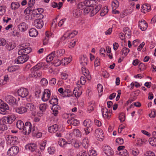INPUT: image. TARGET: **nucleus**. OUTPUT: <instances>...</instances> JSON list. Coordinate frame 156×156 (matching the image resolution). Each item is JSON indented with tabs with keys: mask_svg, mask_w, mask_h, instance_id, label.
Masks as SVG:
<instances>
[{
	"mask_svg": "<svg viewBox=\"0 0 156 156\" xmlns=\"http://www.w3.org/2000/svg\"><path fill=\"white\" fill-rule=\"evenodd\" d=\"M20 55H21L18 57L15 60V63L18 64L23 63L27 61L29 59V56L28 55H25L23 54Z\"/></svg>",
	"mask_w": 156,
	"mask_h": 156,
	"instance_id": "nucleus-1",
	"label": "nucleus"
},
{
	"mask_svg": "<svg viewBox=\"0 0 156 156\" xmlns=\"http://www.w3.org/2000/svg\"><path fill=\"white\" fill-rule=\"evenodd\" d=\"M31 124L30 122H26L24 125L23 133L26 135H29L31 131Z\"/></svg>",
	"mask_w": 156,
	"mask_h": 156,
	"instance_id": "nucleus-2",
	"label": "nucleus"
},
{
	"mask_svg": "<svg viewBox=\"0 0 156 156\" xmlns=\"http://www.w3.org/2000/svg\"><path fill=\"white\" fill-rule=\"evenodd\" d=\"M19 151V147L16 146H12L8 150L7 154L8 155L13 156L16 155Z\"/></svg>",
	"mask_w": 156,
	"mask_h": 156,
	"instance_id": "nucleus-3",
	"label": "nucleus"
},
{
	"mask_svg": "<svg viewBox=\"0 0 156 156\" xmlns=\"http://www.w3.org/2000/svg\"><path fill=\"white\" fill-rule=\"evenodd\" d=\"M28 94V89L25 88L21 87L18 90V95L23 98H26Z\"/></svg>",
	"mask_w": 156,
	"mask_h": 156,
	"instance_id": "nucleus-4",
	"label": "nucleus"
},
{
	"mask_svg": "<svg viewBox=\"0 0 156 156\" xmlns=\"http://www.w3.org/2000/svg\"><path fill=\"white\" fill-rule=\"evenodd\" d=\"M103 132L102 130L99 128L96 129L95 131V136L99 141H102L104 136Z\"/></svg>",
	"mask_w": 156,
	"mask_h": 156,
	"instance_id": "nucleus-5",
	"label": "nucleus"
},
{
	"mask_svg": "<svg viewBox=\"0 0 156 156\" xmlns=\"http://www.w3.org/2000/svg\"><path fill=\"white\" fill-rule=\"evenodd\" d=\"M5 101L10 105H14L16 104V99L13 96L8 95L5 97Z\"/></svg>",
	"mask_w": 156,
	"mask_h": 156,
	"instance_id": "nucleus-6",
	"label": "nucleus"
},
{
	"mask_svg": "<svg viewBox=\"0 0 156 156\" xmlns=\"http://www.w3.org/2000/svg\"><path fill=\"white\" fill-rule=\"evenodd\" d=\"M43 25V21L41 18L37 19L34 20V25L37 29L42 28Z\"/></svg>",
	"mask_w": 156,
	"mask_h": 156,
	"instance_id": "nucleus-7",
	"label": "nucleus"
},
{
	"mask_svg": "<svg viewBox=\"0 0 156 156\" xmlns=\"http://www.w3.org/2000/svg\"><path fill=\"white\" fill-rule=\"evenodd\" d=\"M51 92L50 90L48 89L44 90L42 100L44 101H48L50 97Z\"/></svg>",
	"mask_w": 156,
	"mask_h": 156,
	"instance_id": "nucleus-8",
	"label": "nucleus"
},
{
	"mask_svg": "<svg viewBox=\"0 0 156 156\" xmlns=\"http://www.w3.org/2000/svg\"><path fill=\"white\" fill-rule=\"evenodd\" d=\"M3 123H0V129L1 130H6L7 129V127L6 126V125L4 123H8L9 124V119L7 117H4L3 118L2 120Z\"/></svg>",
	"mask_w": 156,
	"mask_h": 156,
	"instance_id": "nucleus-9",
	"label": "nucleus"
},
{
	"mask_svg": "<svg viewBox=\"0 0 156 156\" xmlns=\"http://www.w3.org/2000/svg\"><path fill=\"white\" fill-rule=\"evenodd\" d=\"M29 46V43H25L21 44L20 45L19 47L20 50L18 51V54L19 55L22 54L24 52L23 51L28 48Z\"/></svg>",
	"mask_w": 156,
	"mask_h": 156,
	"instance_id": "nucleus-10",
	"label": "nucleus"
},
{
	"mask_svg": "<svg viewBox=\"0 0 156 156\" xmlns=\"http://www.w3.org/2000/svg\"><path fill=\"white\" fill-rule=\"evenodd\" d=\"M139 26L142 30L145 31L147 28V24L144 20H142L139 23Z\"/></svg>",
	"mask_w": 156,
	"mask_h": 156,
	"instance_id": "nucleus-11",
	"label": "nucleus"
},
{
	"mask_svg": "<svg viewBox=\"0 0 156 156\" xmlns=\"http://www.w3.org/2000/svg\"><path fill=\"white\" fill-rule=\"evenodd\" d=\"M25 148L27 150H28L31 152H34L36 149V146L35 144H29L26 145Z\"/></svg>",
	"mask_w": 156,
	"mask_h": 156,
	"instance_id": "nucleus-12",
	"label": "nucleus"
},
{
	"mask_svg": "<svg viewBox=\"0 0 156 156\" xmlns=\"http://www.w3.org/2000/svg\"><path fill=\"white\" fill-rule=\"evenodd\" d=\"M26 111H30L32 112H34L35 107L34 105L32 103H28L26 104Z\"/></svg>",
	"mask_w": 156,
	"mask_h": 156,
	"instance_id": "nucleus-13",
	"label": "nucleus"
},
{
	"mask_svg": "<svg viewBox=\"0 0 156 156\" xmlns=\"http://www.w3.org/2000/svg\"><path fill=\"white\" fill-rule=\"evenodd\" d=\"M105 153L108 156H110L113 153V151L110 147L105 146L103 148Z\"/></svg>",
	"mask_w": 156,
	"mask_h": 156,
	"instance_id": "nucleus-14",
	"label": "nucleus"
},
{
	"mask_svg": "<svg viewBox=\"0 0 156 156\" xmlns=\"http://www.w3.org/2000/svg\"><path fill=\"white\" fill-rule=\"evenodd\" d=\"M9 107L8 105L5 103H4L2 106L0 107V110L2 112H1V113L3 114H6L7 110H9Z\"/></svg>",
	"mask_w": 156,
	"mask_h": 156,
	"instance_id": "nucleus-15",
	"label": "nucleus"
},
{
	"mask_svg": "<svg viewBox=\"0 0 156 156\" xmlns=\"http://www.w3.org/2000/svg\"><path fill=\"white\" fill-rule=\"evenodd\" d=\"M19 30L21 31H24L27 28V25L25 22H22L20 23L18 26Z\"/></svg>",
	"mask_w": 156,
	"mask_h": 156,
	"instance_id": "nucleus-16",
	"label": "nucleus"
},
{
	"mask_svg": "<svg viewBox=\"0 0 156 156\" xmlns=\"http://www.w3.org/2000/svg\"><path fill=\"white\" fill-rule=\"evenodd\" d=\"M32 134L34 136H35L37 138L41 137L42 135V133L41 132H38L37 131V128L35 127H33L32 130Z\"/></svg>",
	"mask_w": 156,
	"mask_h": 156,
	"instance_id": "nucleus-17",
	"label": "nucleus"
},
{
	"mask_svg": "<svg viewBox=\"0 0 156 156\" xmlns=\"http://www.w3.org/2000/svg\"><path fill=\"white\" fill-rule=\"evenodd\" d=\"M58 126L57 125H53L48 128V131L51 133H55L58 130Z\"/></svg>",
	"mask_w": 156,
	"mask_h": 156,
	"instance_id": "nucleus-18",
	"label": "nucleus"
},
{
	"mask_svg": "<svg viewBox=\"0 0 156 156\" xmlns=\"http://www.w3.org/2000/svg\"><path fill=\"white\" fill-rule=\"evenodd\" d=\"M46 37L43 41V44L44 45H46L48 43V38L50 37H52L53 35L52 33H49L48 31H46L45 33Z\"/></svg>",
	"mask_w": 156,
	"mask_h": 156,
	"instance_id": "nucleus-19",
	"label": "nucleus"
},
{
	"mask_svg": "<svg viewBox=\"0 0 156 156\" xmlns=\"http://www.w3.org/2000/svg\"><path fill=\"white\" fill-rule=\"evenodd\" d=\"M91 126L92 124L91 122H90L85 126L86 127L84 129V131H85V134L87 135L92 131L93 130V128L91 127Z\"/></svg>",
	"mask_w": 156,
	"mask_h": 156,
	"instance_id": "nucleus-20",
	"label": "nucleus"
},
{
	"mask_svg": "<svg viewBox=\"0 0 156 156\" xmlns=\"http://www.w3.org/2000/svg\"><path fill=\"white\" fill-rule=\"evenodd\" d=\"M80 63L83 66H86L87 64V58L86 56L83 55L80 58Z\"/></svg>",
	"mask_w": 156,
	"mask_h": 156,
	"instance_id": "nucleus-21",
	"label": "nucleus"
},
{
	"mask_svg": "<svg viewBox=\"0 0 156 156\" xmlns=\"http://www.w3.org/2000/svg\"><path fill=\"white\" fill-rule=\"evenodd\" d=\"M29 33L30 36L32 37H36L38 34L37 30L33 28L30 29Z\"/></svg>",
	"mask_w": 156,
	"mask_h": 156,
	"instance_id": "nucleus-22",
	"label": "nucleus"
},
{
	"mask_svg": "<svg viewBox=\"0 0 156 156\" xmlns=\"http://www.w3.org/2000/svg\"><path fill=\"white\" fill-rule=\"evenodd\" d=\"M68 123H70L74 126H76L79 124V122L77 119L73 118L69 119L67 121Z\"/></svg>",
	"mask_w": 156,
	"mask_h": 156,
	"instance_id": "nucleus-23",
	"label": "nucleus"
},
{
	"mask_svg": "<svg viewBox=\"0 0 156 156\" xmlns=\"http://www.w3.org/2000/svg\"><path fill=\"white\" fill-rule=\"evenodd\" d=\"M16 111L20 114H22L27 112L26 107H20L15 109Z\"/></svg>",
	"mask_w": 156,
	"mask_h": 156,
	"instance_id": "nucleus-24",
	"label": "nucleus"
},
{
	"mask_svg": "<svg viewBox=\"0 0 156 156\" xmlns=\"http://www.w3.org/2000/svg\"><path fill=\"white\" fill-rule=\"evenodd\" d=\"M55 51H53L49 55H48L46 58V61L47 62H49L53 60V59L55 56Z\"/></svg>",
	"mask_w": 156,
	"mask_h": 156,
	"instance_id": "nucleus-25",
	"label": "nucleus"
},
{
	"mask_svg": "<svg viewBox=\"0 0 156 156\" xmlns=\"http://www.w3.org/2000/svg\"><path fill=\"white\" fill-rule=\"evenodd\" d=\"M102 7L101 5H98L97 6L95 7L91 11L92 14L93 15L96 14L101 9Z\"/></svg>",
	"mask_w": 156,
	"mask_h": 156,
	"instance_id": "nucleus-26",
	"label": "nucleus"
},
{
	"mask_svg": "<svg viewBox=\"0 0 156 156\" xmlns=\"http://www.w3.org/2000/svg\"><path fill=\"white\" fill-rule=\"evenodd\" d=\"M15 47V44H12L11 42L7 43L5 46L6 48L9 51L13 50Z\"/></svg>",
	"mask_w": 156,
	"mask_h": 156,
	"instance_id": "nucleus-27",
	"label": "nucleus"
},
{
	"mask_svg": "<svg viewBox=\"0 0 156 156\" xmlns=\"http://www.w3.org/2000/svg\"><path fill=\"white\" fill-rule=\"evenodd\" d=\"M151 9L150 6L147 5H143L142 7L141 11L144 13H145V11L149 12Z\"/></svg>",
	"mask_w": 156,
	"mask_h": 156,
	"instance_id": "nucleus-28",
	"label": "nucleus"
},
{
	"mask_svg": "<svg viewBox=\"0 0 156 156\" xmlns=\"http://www.w3.org/2000/svg\"><path fill=\"white\" fill-rule=\"evenodd\" d=\"M62 5L63 3L61 2H59L58 4L56 2H53L52 3L51 6L53 8L57 7L58 9H60L62 6Z\"/></svg>",
	"mask_w": 156,
	"mask_h": 156,
	"instance_id": "nucleus-29",
	"label": "nucleus"
},
{
	"mask_svg": "<svg viewBox=\"0 0 156 156\" xmlns=\"http://www.w3.org/2000/svg\"><path fill=\"white\" fill-rule=\"evenodd\" d=\"M17 127L20 129H23L24 127V124L21 120H18L16 123Z\"/></svg>",
	"mask_w": 156,
	"mask_h": 156,
	"instance_id": "nucleus-30",
	"label": "nucleus"
},
{
	"mask_svg": "<svg viewBox=\"0 0 156 156\" xmlns=\"http://www.w3.org/2000/svg\"><path fill=\"white\" fill-rule=\"evenodd\" d=\"M123 31L125 33V34L126 36H127L129 38L130 37L131 33L130 29L128 27H126L124 28Z\"/></svg>",
	"mask_w": 156,
	"mask_h": 156,
	"instance_id": "nucleus-31",
	"label": "nucleus"
},
{
	"mask_svg": "<svg viewBox=\"0 0 156 156\" xmlns=\"http://www.w3.org/2000/svg\"><path fill=\"white\" fill-rule=\"evenodd\" d=\"M31 7H28L24 11V13L25 14H28L30 12H32L33 14H35L34 11H36L35 10L32 9L30 8Z\"/></svg>",
	"mask_w": 156,
	"mask_h": 156,
	"instance_id": "nucleus-32",
	"label": "nucleus"
},
{
	"mask_svg": "<svg viewBox=\"0 0 156 156\" xmlns=\"http://www.w3.org/2000/svg\"><path fill=\"white\" fill-rule=\"evenodd\" d=\"M108 11L107 6H105L101 11L100 15L101 16H104L108 13Z\"/></svg>",
	"mask_w": 156,
	"mask_h": 156,
	"instance_id": "nucleus-33",
	"label": "nucleus"
},
{
	"mask_svg": "<svg viewBox=\"0 0 156 156\" xmlns=\"http://www.w3.org/2000/svg\"><path fill=\"white\" fill-rule=\"evenodd\" d=\"M63 94L62 97L63 98L65 97H69L71 95V91L69 89L65 90Z\"/></svg>",
	"mask_w": 156,
	"mask_h": 156,
	"instance_id": "nucleus-34",
	"label": "nucleus"
},
{
	"mask_svg": "<svg viewBox=\"0 0 156 156\" xmlns=\"http://www.w3.org/2000/svg\"><path fill=\"white\" fill-rule=\"evenodd\" d=\"M20 6V4L18 2H12L11 4V7L12 9H16L19 8Z\"/></svg>",
	"mask_w": 156,
	"mask_h": 156,
	"instance_id": "nucleus-35",
	"label": "nucleus"
},
{
	"mask_svg": "<svg viewBox=\"0 0 156 156\" xmlns=\"http://www.w3.org/2000/svg\"><path fill=\"white\" fill-rule=\"evenodd\" d=\"M52 98V99L49 101V103L51 105H58V100L57 98Z\"/></svg>",
	"mask_w": 156,
	"mask_h": 156,
	"instance_id": "nucleus-36",
	"label": "nucleus"
},
{
	"mask_svg": "<svg viewBox=\"0 0 156 156\" xmlns=\"http://www.w3.org/2000/svg\"><path fill=\"white\" fill-rule=\"evenodd\" d=\"M73 16L76 17H78L80 16L81 13L80 10L78 9H75L73 11Z\"/></svg>",
	"mask_w": 156,
	"mask_h": 156,
	"instance_id": "nucleus-37",
	"label": "nucleus"
},
{
	"mask_svg": "<svg viewBox=\"0 0 156 156\" xmlns=\"http://www.w3.org/2000/svg\"><path fill=\"white\" fill-rule=\"evenodd\" d=\"M9 119V124H11L16 119V116L14 115H12L8 116Z\"/></svg>",
	"mask_w": 156,
	"mask_h": 156,
	"instance_id": "nucleus-38",
	"label": "nucleus"
},
{
	"mask_svg": "<svg viewBox=\"0 0 156 156\" xmlns=\"http://www.w3.org/2000/svg\"><path fill=\"white\" fill-rule=\"evenodd\" d=\"M90 0H85L84 2V5L86 7H91L92 5V3H91Z\"/></svg>",
	"mask_w": 156,
	"mask_h": 156,
	"instance_id": "nucleus-39",
	"label": "nucleus"
},
{
	"mask_svg": "<svg viewBox=\"0 0 156 156\" xmlns=\"http://www.w3.org/2000/svg\"><path fill=\"white\" fill-rule=\"evenodd\" d=\"M119 119L121 122H123L125 121V117L124 113L123 112L120 113L119 115Z\"/></svg>",
	"mask_w": 156,
	"mask_h": 156,
	"instance_id": "nucleus-40",
	"label": "nucleus"
},
{
	"mask_svg": "<svg viewBox=\"0 0 156 156\" xmlns=\"http://www.w3.org/2000/svg\"><path fill=\"white\" fill-rule=\"evenodd\" d=\"M41 66L40 64H38L36 66H34L31 69V70H35L36 71H38L39 69L41 68Z\"/></svg>",
	"mask_w": 156,
	"mask_h": 156,
	"instance_id": "nucleus-41",
	"label": "nucleus"
},
{
	"mask_svg": "<svg viewBox=\"0 0 156 156\" xmlns=\"http://www.w3.org/2000/svg\"><path fill=\"white\" fill-rule=\"evenodd\" d=\"M47 105L45 104H42L40 105L39 109L42 112H44L46 108Z\"/></svg>",
	"mask_w": 156,
	"mask_h": 156,
	"instance_id": "nucleus-42",
	"label": "nucleus"
},
{
	"mask_svg": "<svg viewBox=\"0 0 156 156\" xmlns=\"http://www.w3.org/2000/svg\"><path fill=\"white\" fill-rule=\"evenodd\" d=\"M85 7H86V6L84 5L83 2H81L79 3L77 6V8L81 10H83Z\"/></svg>",
	"mask_w": 156,
	"mask_h": 156,
	"instance_id": "nucleus-43",
	"label": "nucleus"
},
{
	"mask_svg": "<svg viewBox=\"0 0 156 156\" xmlns=\"http://www.w3.org/2000/svg\"><path fill=\"white\" fill-rule=\"evenodd\" d=\"M48 151L50 154H53L55 151V147H50L48 149Z\"/></svg>",
	"mask_w": 156,
	"mask_h": 156,
	"instance_id": "nucleus-44",
	"label": "nucleus"
},
{
	"mask_svg": "<svg viewBox=\"0 0 156 156\" xmlns=\"http://www.w3.org/2000/svg\"><path fill=\"white\" fill-rule=\"evenodd\" d=\"M120 154H121V155L122 156H129V154L127 151L126 150L124 149L122 151L120 152Z\"/></svg>",
	"mask_w": 156,
	"mask_h": 156,
	"instance_id": "nucleus-45",
	"label": "nucleus"
},
{
	"mask_svg": "<svg viewBox=\"0 0 156 156\" xmlns=\"http://www.w3.org/2000/svg\"><path fill=\"white\" fill-rule=\"evenodd\" d=\"M65 50L64 49H60L57 51V56H61L65 53Z\"/></svg>",
	"mask_w": 156,
	"mask_h": 156,
	"instance_id": "nucleus-46",
	"label": "nucleus"
},
{
	"mask_svg": "<svg viewBox=\"0 0 156 156\" xmlns=\"http://www.w3.org/2000/svg\"><path fill=\"white\" fill-rule=\"evenodd\" d=\"M52 63L55 66H59L61 64V61L59 59H57L56 60H54Z\"/></svg>",
	"mask_w": 156,
	"mask_h": 156,
	"instance_id": "nucleus-47",
	"label": "nucleus"
},
{
	"mask_svg": "<svg viewBox=\"0 0 156 156\" xmlns=\"http://www.w3.org/2000/svg\"><path fill=\"white\" fill-rule=\"evenodd\" d=\"M129 51V49L126 47L123 48L122 50V54H124L125 56L128 54Z\"/></svg>",
	"mask_w": 156,
	"mask_h": 156,
	"instance_id": "nucleus-48",
	"label": "nucleus"
},
{
	"mask_svg": "<svg viewBox=\"0 0 156 156\" xmlns=\"http://www.w3.org/2000/svg\"><path fill=\"white\" fill-rule=\"evenodd\" d=\"M81 69L82 73L84 75L85 74H87L89 73V70L87 69H86L85 66H83L82 67Z\"/></svg>",
	"mask_w": 156,
	"mask_h": 156,
	"instance_id": "nucleus-49",
	"label": "nucleus"
},
{
	"mask_svg": "<svg viewBox=\"0 0 156 156\" xmlns=\"http://www.w3.org/2000/svg\"><path fill=\"white\" fill-rule=\"evenodd\" d=\"M102 75L105 78H107L109 76V73L106 71H103L102 73Z\"/></svg>",
	"mask_w": 156,
	"mask_h": 156,
	"instance_id": "nucleus-50",
	"label": "nucleus"
},
{
	"mask_svg": "<svg viewBox=\"0 0 156 156\" xmlns=\"http://www.w3.org/2000/svg\"><path fill=\"white\" fill-rule=\"evenodd\" d=\"M119 5V2L117 0H114L112 2V6L115 8H117Z\"/></svg>",
	"mask_w": 156,
	"mask_h": 156,
	"instance_id": "nucleus-51",
	"label": "nucleus"
},
{
	"mask_svg": "<svg viewBox=\"0 0 156 156\" xmlns=\"http://www.w3.org/2000/svg\"><path fill=\"white\" fill-rule=\"evenodd\" d=\"M149 141L150 144L152 146H156V137H153V139H151Z\"/></svg>",
	"mask_w": 156,
	"mask_h": 156,
	"instance_id": "nucleus-52",
	"label": "nucleus"
},
{
	"mask_svg": "<svg viewBox=\"0 0 156 156\" xmlns=\"http://www.w3.org/2000/svg\"><path fill=\"white\" fill-rule=\"evenodd\" d=\"M74 144V146L76 148H78L81 145V143L79 141L76 140L75 141Z\"/></svg>",
	"mask_w": 156,
	"mask_h": 156,
	"instance_id": "nucleus-53",
	"label": "nucleus"
},
{
	"mask_svg": "<svg viewBox=\"0 0 156 156\" xmlns=\"http://www.w3.org/2000/svg\"><path fill=\"white\" fill-rule=\"evenodd\" d=\"M23 51H24V52L23 54L25 55H27L31 51V49L29 47Z\"/></svg>",
	"mask_w": 156,
	"mask_h": 156,
	"instance_id": "nucleus-54",
	"label": "nucleus"
},
{
	"mask_svg": "<svg viewBox=\"0 0 156 156\" xmlns=\"http://www.w3.org/2000/svg\"><path fill=\"white\" fill-rule=\"evenodd\" d=\"M35 10L36 11H34V12L36 13V14L37 15L41 14L44 11L43 9L42 8L38 9Z\"/></svg>",
	"mask_w": 156,
	"mask_h": 156,
	"instance_id": "nucleus-55",
	"label": "nucleus"
},
{
	"mask_svg": "<svg viewBox=\"0 0 156 156\" xmlns=\"http://www.w3.org/2000/svg\"><path fill=\"white\" fill-rule=\"evenodd\" d=\"M73 133L74 135L76 136H79L80 135V132L78 129H74Z\"/></svg>",
	"mask_w": 156,
	"mask_h": 156,
	"instance_id": "nucleus-56",
	"label": "nucleus"
},
{
	"mask_svg": "<svg viewBox=\"0 0 156 156\" xmlns=\"http://www.w3.org/2000/svg\"><path fill=\"white\" fill-rule=\"evenodd\" d=\"M41 93V90L39 88H37L36 89V91H35V96L37 98H39L40 96V94Z\"/></svg>",
	"mask_w": 156,
	"mask_h": 156,
	"instance_id": "nucleus-57",
	"label": "nucleus"
},
{
	"mask_svg": "<svg viewBox=\"0 0 156 156\" xmlns=\"http://www.w3.org/2000/svg\"><path fill=\"white\" fill-rule=\"evenodd\" d=\"M40 83L42 85H46L48 83L47 80L45 78H43L40 81Z\"/></svg>",
	"mask_w": 156,
	"mask_h": 156,
	"instance_id": "nucleus-58",
	"label": "nucleus"
},
{
	"mask_svg": "<svg viewBox=\"0 0 156 156\" xmlns=\"http://www.w3.org/2000/svg\"><path fill=\"white\" fill-rule=\"evenodd\" d=\"M116 142L119 144H122L123 143L124 141L122 138H118L116 140Z\"/></svg>",
	"mask_w": 156,
	"mask_h": 156,
	"instance_id": "nucleus-59",
	"label": "nucleus"
},
{
	"mask_svg": "<svg viewBox=\"0 0 156 156\" xmlns=\"http://www.w3.org/2000/svg\"><path fill=\"white\" fill-rule=\"evenodd\" d=\"M83 9V10L84 13L85 14H86L90 12L91 9L88 7H85Z\"/></svg>",
	"mask_w": 156,
	"mask_h": 156,
	"instance_id": "nucleus-60",
	"label": "nucleus"
},
{
	"mask_svg": "<svg viewBox=\"0 0 156 156\" xmlns=\"http://www.w3.org/2000/svg\"><path fill=\"white\" fill-rule=\"evenodd\" d=\"M140 70H143L146 69V67L145 64L144 63H140L138 66Z\"/></svg>",
	"mask_w": 156,
	"mask_h": 156,
	"instance_id": "nucleus-61",
	"label": "nucleus"
},
{
	"mask_svg": "<svg viewBox=\"0 0 156 156\" xmlns=\"http://www.w3.org/2000/svg\"><path fill=\"white\" fill-rule=\"evenodd\" d=\"M145 156H154L155 154L154 153L152 152L151 151H148L144 154Z\"/></svg>",
	"mask_w": 156,
	"mask_h": 156,
	"instance_id": "nucleus-62",
	"label": "nucleus"
},
{
	"mask_svg": "<svg viewBox=\"0 0 156 156\" xmlns=\"http://www.w3.org/2000/svg\"><path fill=\"white\" fill-rule=\"evenodd\" d=\"M80 79V83L82 85H84L86 81V77L84 76H82L81 77Z\"/></svg>",
	"mask_w": 156,
	"mask_h": 156,
	"instance_id": "nucleus-63",
	"label": "nucleus"
},
{
	"mask_svg": "<svg viewBox=\"0 0 156 156\" xmlns=\"http://www.w3.org/2000/svg\"><path fill=\"white\" fill-rule=\"evenodd\" d=\"M97 87L99 93V92H101L103 91V87L101 84H98L97 86Z\"/></svg>",
	"mask_w": 156,
	"mask_h": 156,
	"instance_id": "nucleus-64",
	"label": "nucleus"
}]
</instances>
